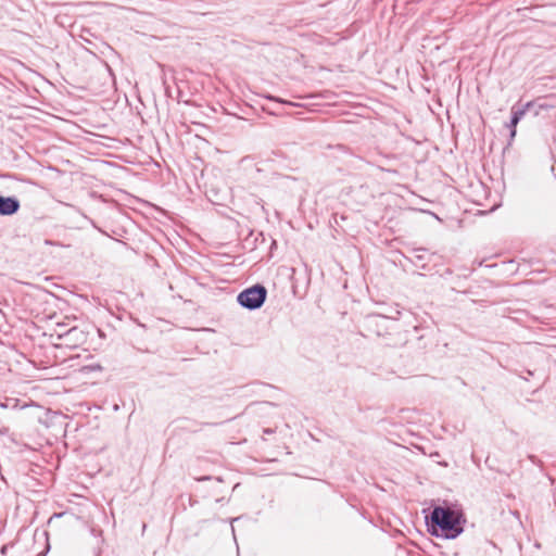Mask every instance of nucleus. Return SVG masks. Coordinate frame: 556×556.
Listing matches in <instances>:
<instances>
[{"label": "nucleus", "instance_id": "obj_14", "mask_svg": "<svg viewBox=\"0 0 556 556\" xmlns=\"http://www.w3.org/2000/svg\"><path fill=\"white\" fill-rule=\"evenodd\" d=\"M0 407L1 408H7L8 407V403H0Z\"/></svg>", "mask_w": 556, "mask_h": 556}, {"label": "nucleus", "instance_id": "obj_1", "mask_svg": "<svg viewBox=\"0 0 556 556\" xmlns=\"http://www.w3.org/2000/svg\"><path fill=\"white\" fill-rule=\"evenodd\" d=\"M425 519L427 530L431 535L446 540H453L460 535L466 522L463 509L451 505L434 506Z\"/></svg>", "mask_w": 556, "mask_h": 556}, {"label": "nucleus", "instance_id": "obj_15", "mask_svg": "<svg viewBox=\"0 0 556 556\" xmlns=\"http://www.w3.org/2000/svg\"><path fill=\"white\" fill-rule=\"evenodd\" d=\"M46 244H50V245H52V244H54V243H53L51 240H46Z\"/></svg>", "mask_w": 556, "mask_h": 556}, {"label": "nucleus", "instance_id": "obj_13", "mask_svg": "<svg viewBox=\"0 0 556 556\" xmlns=\"http://www.w3.org/2000/svg\"><path fill=\"white\" fill-rule=\"evenodd\" d=\"M1 553H2V554L7 553V545H3V546L1 547Z\"/></svg>", "mask_w": 556, "mask_h": 556}, {"label": "nucleus", "instance_id": "obj_5", "mask_svg": "<svg viewBox=\"0 0 556 556\" xmlns=\"http://www.w3.org/2000/svg\"><path fill=\"white\" fill-rule=\"evenodd\" d=\"M386 318L381 315H371L366 318L365 329L377 337H383L387 332Z\"/></svg>", "mask_w": 556, "mask_h": 556}, {"label": "nucleus", "instance_id": "obj_11", "mask_svg": "<svg viewBox=\"0 0 556 556\" xmlns=\"http://www.w3.org/2000/svg\"><path fill=\"white\" fill-rule=\"evenodd\" d=\"M264 433L271 434V433H274V430H271V429H265V430H264Z\"/></svg>", "mask_w": 556, "mask_h": 556}, {"label": "nucleus", "instance_id": "obj_12", "mask_svg": "<svg viewBox=\"0 0 556 556\" xmlns=\"http://www.w3.org/2000/svg\"><path fill=\"white\" fill-rule=\"evenodd\" d=\"M202 426H216L217 424H211V422H202Z\"/></svg>", "mask_w": 556, "mask_h": 556}, {"label": "nucleus", "instance_id": "obj_2", "mask_svg": "<svg viewBox=\"0 0 556 556\" xmlns=\"http://www.w3.org/2000/svg\"><path fill=\"white\" fill-rule=\"evenodd\" d=\"M553 108V105H549L545 102H541L540 99L534 101H529L523 105H519L518 103L511 106V116L510 121L507 124V127L509 128V141L514 140L516 136V127L520 119L525 116L527 112H533L534 116H538L541 111H547L548 109ZM510 144V142H508Z\"/></svg>", "mask_w": 556, "mask_h": 556}, {"label": "nucleus", "instance_id": "obj_3", "mask_svg": "<svg viewBox=\"0 0 556 556\" xmlns=\"http://www.w3.org/2000/svg\"><path fill=\"white\" fill-rule=\"evenodd\" d=\"M267 299V289L261 283L245 288L237 295V302L243 308L255 311L261 308Z\"/></svg>", "mask_w": 556, "mask_h": 556}, {"label": "nucleus", "instance_id": "obj_7", "mask_svg": "<svg viewBox=\"0 0 556 556\" xmlns=\"http://www.w3.org/2000/svg\"><path fill=\"white\" fill-rule=\"evenodd\" d=\"M421 330H425V329L420 328V327H414V329H413V331L416 334V339L419 341V346L422 349H426L428 346L427 338L431 331L422 332V333L418 334L419 331H421Z\"/></svg>", "mask_w": 556, "mask_h": 556}, {"label": "nucleus", "instance_id": "obj_6", "mask_svg": "<svg viewBox=\"0 0 556 556\" xmlns=\"http://www.w3.org/2000/svg\"><path fill=\"white\" fill-rule=\"evenodd\" d=\"M21 208L20 200L14 195L0 194V216H12Z\"/></svg>", "mask_w": 556, "mask_h": 556}, {"label": "nucleus", "instance_id": "obj_9", "mask_svg": "<svg viewBox=\"0 0 556 556\" xmlns=\"http://www.w3.org/2000/svg\"><path fill=\"white\" fill-rule=\"evenodd\" d=\"M440 453L439 452H434V453H431L430 454V457L435 460L439 465L443 466V467H447L448 464L446 462H441L439 460L438 458H440Z\"/></svg>", "mask_w": 556, "mask_h": 556}, {"label": "nucleus", "instance_id": "obj_17", "mask_svg": "<svg viewBox=\"0 0 556 556\" xmlns=\"http://www.w3.org/2000/svg\"><path fill=\"white\" fill-rule=\"evenodd\" d=\"M0 177H4V175H2V174L0 173Z\"/></svg>", "mask_w": 556, "mask_h": 556}, {"label": "nucleus", "instance_id": "obj_8", "mask_svg": "<svg viewBox=\"0 0 556 556\" xmlns=\"http://www.w3.org/2000/svg\"><path fill=\"white\" fill-rule=\"evenodd\" d=\"M427 249L416 248L413 250V256L416 260V264L425 262L427 260Z\"/></svg>", "mask_w": 556, "mask_h": 556}, {"label": "nucleus", "instance_id": "obj_10", "mask_svg": "<svg viewBox=\"0 0 556 556\" xmlns=\"http://www.w3.org/2000/svg\"><path fill=\"white\" fill-rule=\"evenodd\" d=\"M266 98H267L268 100H271V101L282 102L280 99H278L277 97H274V96H267Z\"/></svg>", "mask_w": 556, "mask_h": 556}, {"label": "nucleus", "instance_id": "obj_16", "mask_svg": "<svg viewBox=\"0 0 556 556\" xmlns=\"http://www.w3.org/2000/svg\"><path fill=\"white\" fill-rule=\"evenodd\" d=\"M38 556H45V553H40Z\"/></svg>", "mask_w": 556, "mask_h": 556}, {"label": "nucleus", "instance_id": "obj_4", "mask_svg": "<svg viewBox=\"0 0 556 556\" xmlns=\"http://www.w3.org/2000/svg\"><path fill=\"white\" fill-rule=\"evenodd\" d=\"M58 336L66 346L73 349L85 343L87 340V334L78 327H72L64 332H60Z\"/></svg>", "mask_w": 556, "mask_h": 556}]
</instances>
